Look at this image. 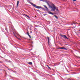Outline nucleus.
Segmentation results:
<instances>
[{
  "label": "nucleus",
  "mask_w": 80,
  "mask_h": 80,
  "mask_svg": "<svg viewBox=\"0 0 80 80\" xmlns=\"http://www.w3.org/2000/svg\"><path fill=\"white\" fill-rule=\"evenodd\" d=\"M28 3L31 4V5H32L33 7H35V8H42L43 10H45V9H44L43 8H41V7H39L37 5H36L35 4L31 2H30V1H28Z\"/></svg>",
  "instance_id": "1"
},
{
  "label": "nucleus",
  "mask_w": 80,
  "mask_h": 80,
  "mask_svg": "<svg viewBox=\"0 0 80 80\" xmlns=\"http://www.w3.org/2000/svg\"><path fill=\"white\" fill-rule=\"evenodd\" d=\"M49 7L50 8H51V11H55V8H56L55 7V5H54L53 4H52L51 5V6H50V7Z\"/></svg>",
  "instance_id": "2"
},
{
  "label": "nucleus",
  "mask_w": 80,
  "mask_h": 80,
  "mask_svg": "<svg viewBox=\"0 0 80 80\" xmlns=\"http://www.w3.org/2000/svg\"><path fill=\"white\" fill-rule=\"evenodd\" d=\"M60 36L62 37H63V38H65L66 39H68V38H67L66 36L65 35H62V34H61Z\"/></svg>",
  "instance_id": "3"
},
{
  "label": "nucleus",
  "mask_w": 80,
  "mask_h": 80,
  "mask_svg": "<svg viewBox=\"0 0 80 80\" xmlns=\"http://www.w3.org/2000/svg\"><path fill=\"white\" fill-rule=\"evenodd\" d=\"M48 45H50V37H48Z\"/></svg>",
  "instance_id": "4"
},
{
  "label": "nucleus",
  "mask_w": 80,
  "mask_h": 80,
  "mask_svg": "<svg viewBox=\"0 0 80 80\" xmlns=\"http://www.w3.org/2000/svg\"><path fill=\"white\" fill-rule=\"evenodd\" d=\"M46 3L48 4V5L49 6V7H50L51 5H50V2H49V1H46Z\"/></svg>",
  "instance_id": "5"
},
{
  "label": "nucleus",
  "mask_w": 80,
  "mask_h": 80,
  "mask_svg": "<svg viewBox=\"0 0 80 80\" xmlns=\"http://www.w3.org/2000/svg\"><path fill=\"white\" fill-rule=\"evenodd\" d=\"M59 48L60 49H61L62 50H67L66 48L62 47V48Z\"/></svg>",
  "instance_id": "6"
},
{
  "label": "nucleus",
  "mask_w": 80,
  "mask_h": 80,
  "mask_svg": "<svg viewBox=\"0 0 80 80\" xmlns=\"http://www.w3.org/2000/svg\"><path fill=\"white\" fill-rule=\"evenodd\" d=\"M43 6L46 9V10H47V11H48V8H47L45 5H44Z\"/></svg>",
  "instance_id": "7"
},
{
  "label": "nucleus",
  "mask_w": 80,
  "mask_h": 80,
  "mask_svg": "<svg viewBox=\"0 0 80 80\" xmlns=\"http://www.w3.org/2000/svg\"><path fill=\"white\" fill-rule=\"evenodd\" d=\"M18 4H19V1H17V7H18Z\"/></svg>",
  "instance_id": "8"
},
{
  "label": "nucleus",
  "mask_w": 80,
  "mask_h": 80,
  "mask_svg": "<svg viewBox=\"0 0 80 80\" xmlns=\"http://www.w3.org/2000/svg\"><path fill=\"white\" fill-rule=\"evenodd\" d=\"M55 10H56V11L58 12V8H56Z\"/></svg>",
  "instance_id": "9"
},
{
  "label": "nucleus",
  "mask_w": 80,
  "mask_h": 80,
  "mask_svg": "<svg viewBox=\"0 0 80 80\" xmlns=\"http://www.w3.org/2000/svg\"><path fill=\"white\" fill-rule=\"evenodd\" d=\"M27 35H28V36H29V37H30V38H31V36H30V35H29V33L28 32H27Z\"/></svg>",
  "instance_id": "10"
},
{
  "label": "nucleus",
  "mask_w": 80,
  "mask_h": 80,
  "mask_svg": "<svg viewBox=\"0 0 80 80\" xmlns=\"http://www.w3.org/2000/svg\"><path fill=\"white\" fill-rule=\"evenodd\" d=\"M48 13H49V14H51V15H53V13L52 12H48Z\"/></svg>",
  "instance_id": "11"
},
{
  "label": "nucleus",
  "mask_w": 80,
  "mask_h": 80,
  "mask_svg": "<svg viewBox=\"0 0 80 80\" xmlns=\"http://www.w3.org/2000/svg\"><path fill=\"white\" fill-rule=\"evenodd\" d=\"M14 35L15 36V37L17 38H18V40H20V39L19 38H17V36H16L15 35V34H14Z\"/></svg>",
  "instance_id": "12"
},
{
  "label": "nucleus",
  "mask_w": 80,
  "mask_h": 80,
  "mask_svg": "<svg viewBox=\"0 0 80 80\" xmlns=\"http://www.w3.org/2000/svg\"><path fill=\"white\" fill-rule=\"evenodd\" d=\"M28 64H29L30 65H32V62H28Z\"/></svg>",
  "instance_id": "13"
},
{
  "label": "nucleus",
  "mask_w": 80,
  "mask_h": 80,
  "mask_svg": "<svg viewBox=\"0 0 80 80\" xmlns=\"http://www.w3.org/2000/svg\"><path fill=\"white\" fill-rule=\"evenodd\" d=\"M54 17L57 18V19H58V17L57 16L55 15Z\"/></svg>",
  "instance_id": "14"
},
{
  "label": "nucleus",
  "mask_w": 80,
  "mask_h": 80,
  "mask_svg": "<svg viewBox=\"0 0 80 80\" xmlns=\"http://www.w3.org/2000/svg\"><path fill=\"white\" fill-rule=\"evenodd\" d=\"M26 15V16H27V17H28V18H30V17L28 16V15Z\"/></svg>",
  "instance_id": "15"
},
{
  "label": "nucleus",
  "mask_w": 80,
  "mask_h": 80,
  "mask_svg": "<svg viewBox=\"0 0 80 80\" xmlns=\"http://www.w3.org/2000/svg\"><path fill=\"white\" fill-rule=\"evenodd\" d=\"M48 68L49 69H50V67H48Z\"/></svg>",
  "instance_id": "16"
},
{
  "label": "nucleus",
  "mask_w": 80,
  "mask_h": 80,
  "mask_svg": "<svg viewBox=\"0 0 80 80\" xmlns=\"http://www.w3.org/2000/svg\"><path fill=\"white\" fill-rule=\"evenodd\" d=\"M73 1H76V0H72Z\"/></svg>",
  "instance_id": "17"
},
{
  "label": "nucleus",
  "mask_w": 80,
  "mask_h": 80,
  "mask_svg": "<svg viewBox=\"0 0 80 80\" xmlns=\"http://www.w3.org/2000/svg\"><path fill=\"white\" fill-rule=\"evenodd\" d=\"M32 33V31H31V32H30V33Z\"/></svg>",
  "instance_id": "18"
},
{
  "label": "nucleus",
  "mask_w": 80,
  "mask_h": 80,
  "mask_svg": "<svg viewBox=\"0 0 80 80\" xmlns=\"http://www.w3.org/2000/svg\"><path fill=\"white\" fill-rule=\"evenodd\" d=\"M47 67H48V65H47Z\"/></svg>",
  "instance_id": "19"
},
{
  "label": "nucleus",
  "mask_w": 80,
  "mask_h": 80,
  "mask_svg": "<svg viewBox=\"0 0 80 80\" xmlns=\"http://www.w3.org/2000/svg\"><path fill=\"white\" fill-rule=\"evenodd\" d=\"M79 32H80V30H79Z\"/></svg>",
  "instance_id": "20"
},
{
  "label": "nucleus",
  "mask_w": 80,
  "mask_h": 80,
  "mask_svg": "<svg viewBox=\"0 0 80 80\" xmlns=\"http://www.w3.org/2000/svg\"><path fill=\"white\" fill-rule=\"evenodd\" d=\"M37 17V16H35V17Z\"/></svg>",
  "instance_id": "21"
},
{
  "label": "nucleus",
  "mask_w": 80,
  "mask_h": 80,
  "mask_svg": "<svg viewBox=\"0 0 80 80\" xmlns=\"http://www.w3.org/2000/svg\"><path fill=\"white\" fill-rule=\"evenodd\" d=\"M38 26H36V27H38Z\"/></svg>",
  "instance_id": "22"
}]
</instances>
